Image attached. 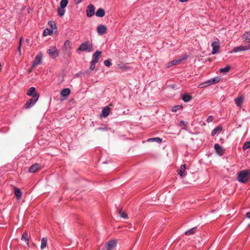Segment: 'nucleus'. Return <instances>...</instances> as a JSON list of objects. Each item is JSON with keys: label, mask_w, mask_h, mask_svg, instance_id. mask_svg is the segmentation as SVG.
I'll return each mask as SVG.
<instances>
[{"label": "nucleus", "mask_w": 250, "mask_h": 250, "mask_svg": "<svg viewBox=\"0 0 250 250\" xmlns=\"http://www.w3.org/2000/svg\"><path fill=\"white\" fill-rule=\"evenodd\" d=\"M93 50L92 43L89 41L85 42L80 44L77 49V51H87L90 52Z\"/></svg>", "instance_id": "1"}, {"label": "nucleus", "mask_w": 250, "mask_h": 250, "mask_svg": "<svg viewBox=\"0 0 250 250\" xmlns=\"http://www.w3.org/2000/svg\"><path fill=\"white\" fill-rule=\"evenodd\" d=\"M250 179V175L245 170H242L238 173L237 180L240 183L245 184Z\"/></svg>", "instance_id": "2"}, {"label": "nucleus", "mask_w": 250, "mask_h": 250, "mask_svg": "<svg viewBox=\"0 0 250 250\" xmlns=\"http://www.w3.org/2000/svg\"><path fill=\"white\" fill-rule=\"evenodd\" d=\"M71 48V47L70 42L69 40H66L65 42L62 46V48L63 53H64V55L65 56H66L67 57L70 56Z\"/></svg>", "instance_id": "3"}, {"label": "nucleus", "mask_w": 250, "mask_h": 250, "mask_svg": "<svg viewBox=\"0 0 250 250\" xmlns=\"http://www.w3.org/2000/svg\"><path fill=\"white\" fill-rule=\"evenodd\" d=\"M38 96H37L36 95H34L33 97H32L27 101L24 104V108L25 109H28L33 106L38 101Z\"/></svg>", "instance_id": "4"}, {"label": "nucleus", "mask_w": 250, "mask_h": 250, "mask_svg": "<svg viewBox=\"0 0 250 250\" xmlns=\"http://www.w3.org/2000/svg\"><path fill=\"white\" fill-rule=\"evenodd\" d=\"M47 52L52 59H55L59 56V52L56 46H51L50 48L47 50Z\"/></svg>", "instance_id": "5"}, {"label": "nucleus", "mask_w": 250, "mask_h": 250, "mask_svg": "<svg viewBox=\"0 0 250 250\" xmlns=\"http://www.w3.org/2000/svg\"><path fill=\"white\" fill-rule=\"evenodd\" d=\"M117 245L116 240H111L106 242L104 245L105 250H113Z\"/></svg>", "instance_id": "6"}, {"label": "nucleus", "mask_w": 250, "mask_h": 250, "mask_svg": "<svg viewBox=\"0 0 250 250\" xmlns=\"http://www.w3.org/2000/svg\"><path fill=\"white\" fill-rule=\"evenodd\" d=\"M211 46L212 47V54H215L218 53L220 47L219 40L217 39L216 41L211 43Z\"/></svg>", "instance_id": "7"}, {"label": "nucleus", "mask_w": 250, "mask_h": 250, "mask_svg": "<svg viewBox=\"0 0 250 250\" xmlns=\"http://www.w3.org/2000/svg\"><path fill=\"white\" fill-rule=\"evenodd\" d=\"M42 56L41 55L38 54L34 60L33 61L32 65L31 66V69L34 68L38 65L40 64L42 62Z\"/></svg>", "instance_id": "8"}, {"label": "nucleus", "mask_w": 250, "mask_h": 250, "mask_svg": "<svg viewBox=\"0 0 250 250\" xmlns=\"http://www.w3.org/2000/svg\"><path fill=\"white\" fill-rule=\"evenodd\" d=\"M214 148L216 153L219 156H222L225 153V149L221 146L219 144H215Z\"/></svg>", "instance_id": "9"}, {"label": "nucleus", "mask_w": 250, "mask_h": 250, "mask_svg": "<svg viewBox=\"0 0 250 250\" xmlns=\"http://www.w3.org/2000/svg\"><path fill=\"white\" fill-rule=\"evenodd\" d=\"M97 31L99 35H103L106 33L107 28L104 25L101 24L98 26Z\"/></svg>", "instance_id": "10"}, {"label": "nucleus", "mask_w": 250, "mask_h": 250, "mask_svg": "<svg viewBox=\"0 0 250 250\" xmlns=\"http://www.w3.org/2000/svg\"><path fill=\"white\" fill-rule=\"evenodd\" d=\"M94 10H95V8H94V6L92 4H89L87 7V9H86L87 16L88 17H91L92 16H93L95 14Z\"/></svg>", "instance_id": "11"}, {"label": "nucleus", "mask_w": 250, "mask_h": 250, "mask_svg": "<svg viewBox=\"0 0 250 250\" xmlns=\"http://www.w3.org/2000/svg\"><path fill=\"white\" fill-rule=\"evenodd\" d=\"M250 46L246 45H240L239 46L235 47L233 48L232 52L234 53L245 51L249 49Z\"/></svg>", "instance_id": "12"}, {"label": "nucleus", "mask_w": 250, "mask_h": 250, "mask_svg": "<svg viewBox=\"0 0 250 250\" xmlns=\"http://www.w3.org/2000/svg\"><path fill=\"white\" fill-rule=\"evenodd\" d=\"M102 52L97 50L92 55V61L97 63L99 59L101 56Z\"/></svg>", "instance_id": "13"}, {"label": "nucleus", "mask_w": 250, "mask_h": 250, "mask_svg": "<svg viewBox=\"0 0 250 250\" xmlns=\"http://www.w3.org/2000/svg\"><path fill=\"white\" fill-rule=\"evenodd\" d=\"M13 190L16 199L17 200H20L21 198L22 194L21 189L16 187H14Z\"/></svg>", "instance_id": "14"}, {"label": "nucleus", "mask_w": 250, "mask_h": 250, "mask_svg": "<svg viewBox=\"0 0 250 250\" xmlns=\"http://www.w3.org/2000/svg\"><path fill=\"white\" fill-rule=\"evenodd\" d=\"M27 95L28 96H31L33 97L34 95H37V96H38V98H39V94H38L36 90V88L34 87H30L27 91Z\"/></svg>", "instance_id": "15"}, {"label": "nucleus", "mask_w": 250, "mask_h": 250, "mask_svg": "<svg viewBox=\"0 0 250 250\" xmlns=\"http://www.w3.org/2000/svg\"><path fill=\"white\" fill-rule=\"evenodd\" d=\"M244 100V96H239L234 99L235 104L238 107H241L242 104L243 103Z\"/></svg>", "instance_id": "16"}, {"label": "nucleus", "mask_w": 250, "mask_h": 250, "mask_svg": "<svg viewBox=\"0 0 250 250\" xmlns=\"http://www.w3.org/2000/svg\"><path fill=\"white\" fill-rule=\"evenodd\" d=\"M186 167L185 164L182 165L181 166L180 169L179 170H178V171H177V172H178V174L180 175V177H183L186 175Z\"/></svg>", "instance_id": "17"}, {"label": "nucleus", "mask_w": 250, "mask_h": 250, "mask_svg": "<svg viewBox=\"0 0 250 250\" xmlns=\"http://www.w3.org/2000/svg\"><path fill=\"white\" fill-rule=\"evenodd\" d=\"M39 168V164L35 163L29 168V172L30 173L35 172Z\"/></svg>", "instance_id": "18"}, {"label": "nucleus", "mask_w": 250, "mask_h": 250, "mask_svg": "<svg viewBox=\"0 0 250 250\" xmlns=\"http://www.w3.org/2000/svg\"><path fill=\"white\" fill-rule=\"evenodd\" d=\"M70 92L71 91L69 88H64L61 91V95L62 97H66L70 94Z\"/></svg>", "instance_id": "19"}, {"label": "nucleus", "mask_w": 250, "mask_h": 250, "mask_svg": "<svg viewBox=\"0 0 250 250\" xmlns=\"http://www.w3.org/2000/svg\"><path fill=\"white\" fill-rule=\"evenodd\" d=\"M110 113V108L108 106L105 107L102 110V115L103 117H106Z\"/></svg>", "instance_id": "20"}, {"label": "nucleus", "mask_w": 250, "mask_h": 250, "mask_svg": "<svg viewBox=\"0 0 250 250\" xmlns=\"http://www.w3.org/2000/svg\"><path fill=\"white\" fill-rule=\"evenodd\" d=\"M192 99V97L188 94H185L182 95V99L185 102H188Z\"/></svg>", "instance_id": "21"}, {"label": "nucleus", "mask_w": 250, "mask_h": 250, "mask_svg": "<svg viewBox=\"0 0 250 250\" xmlns=\"http://www.w3.org/2000/svg\"><path fill=\"white\" fill-rule=\"evenodd\" d=\"M96 15L99 17H103L105 15V11L103 8H99L96 12Z\"/></svg>", "instance_id": "22"}, {"label": "nucleus", "mask_w": 250, "mask_h": 250, "mask_svg": "<svg viewBox=\"0 0 250 250\" xmlns=\"http://www.w3.org/2000/svg\"><path fill=\"white\" fill-rule=\"evenodd\" d=\"M222 130V128L220 126H217L215 127L211 132V136H214L217 133H220Z\"/></svg>", "instance_id": "23"}, {"label": "nucleus", "mask_w": 250, "mask_h": 250, "mask_svg": "<svg viewBox=\"0 0 250 250\" xmlns=\"http://www.w3.org/2000/svg\"><path fill=\"white\" fill-rule=\"evenodd\" d=\"M243 37L245 39V41L247 43H248L249 44V46H250V33L249 32H246V33H244V35H243Z\"/></svg>", "instance_id": "24"}, {"label": "nucleus", "mask_w": 250, "mask_h": 250, "mask_svg": "<svg viewBox=\"0 0 250 250\" xmlns=\"http://www.w3.org/2000/svg\"><path fill=\"white\" fill-rule=\"evenodd\" d=\"M196 227H194L189 230H188L187 231H186L185 232V235H191V234H193L195 232V230L196 229Z\"/></svg>", "instance_id": "25"}, {"label": "nucleus", "mask_w": 250, "mask_h": 250, "mask_svg": "<svg viewBox=\"0 0 250 250\" xmlns=\"http://www.w3.org/2000/svg\"><path fill=\"white\" fill-rule=\"evenodd\" d=\"M47 240L46 238H42L41 241V249H44L47 246Z\"/></svg>", "instance_id": "26"}, {"label": "nucleus", "mask_w": 250, "mask_h": 250, "mask_svg": "<svg viewBox=\"0 0 250 250\" xmlns=\"http://www.w3.org/2000/svg\"><path fill=\"white\" fill-rule=\"evenodd\" d=\"M21 240H24L27 244H28V235L27 232H24L21 236Z\"/></svg>", "instance_id": "27"}, {"label": "nucleus", "mask_w": 250, "mask_h": 250, "mask_svg": "<svg viewBox=\"0 0 250 250\" xmlns=\"http://www.w3.org/2000/svg\"><path fill=\"white\" fill-rule=\"evenodd\" d=\"M118 213L119 215L123 218L126 219L128 218L127 213H126L125 212L122 211V210L121 209H119Z\"/></svg>", "instance_id": "28"}, {"label": "nucleus", "mask_w": 250, "mask_h": 250, "mask_svg": "<svg viewBox=\"0 0 250 250\" xmlns=\"http://www.w3.org/2000/svg\"><path fill=\"white\" fill-rule=\"evenodd\" d=\"M181 60H174V61H171L170 62H169L168 63L167 67H169L170 66H173L176 64H179L181 62Z\"/></svg>", "instance_id": "29"}, {"label": "nucleus", "mask_w": 250, "mask_h": 250, "mask_svg": "<svg viewBox=\"0 0 250 250\" xmlns=\"http://www.w3.org/2000/svg\"><path fill=\"white\" fill-rule=\"evenodd\" d=\"M148 142H156L157 143H160L162 142V139L159 137H155L150 138L147 140Z\"/></svg>", "instance_id": "30"}, {"label": "nucleus", "mask_w": 250, "mask_h": 250, "mask_svg": "<svg viewBox=\"0 0 250 250\" xmlns=\"http://www.w3.org/2000/svg\"><path fill=\"white\" fill-rule=\"evenodd\" d=\"M183 108V105H177L174 106L172 108V111L173 112H177L179 109H182Z\"/></svg>", "instance_id": "31"}, {"label": "nucleus", "mask_w": 250, "mask_h": 250, "mask_svg": "<svg viewBox=\"0 0 250 250\" xmlns=\"http://www.w3.org/2000/svg\"><path fill=\"white\" fill-rule=\"evenodd\" d=\"M57 13L59 16L62 17L64 14L65 10L64 8H62V7L59 8L57 10Z\"/></svg>", "instance_id": "32"}, {"label": "nucleus", "mask_w": 250, "mask_h": 250, "mask_svg": "<svg viewBox=\"0 0 250 250\" xmlns=\"http://www.w3.org/2000/svg\"><path fill=\"white\" fill-rule=\"evenodd\" d=\"M230 69L229 65H227L225 68H222L219 70L220 73H227L228 72Z\"/></svg>", "instance_id": "33"}, {"label": "nucleus", "mask_w": 250, "mask_h": 250, "mask_svg": "<svg viewBox=\"0 0 250 250\" xmlns=\"http://www.w3.org/2000/svg\"><path fill=\"white\" fill-rule=\"evenodd\" d=\"M53 31L52 29L46 28L43 31V35L44 36H46L48 35H51Z\"/></svg>", "instance_id": "34"}, {"label": "nucleus", "mask_w": 250, "mask_h": 250, "mask_svg": "<svg viewBox=\"0 0 250 250\" xmlns=\"http://www.w3.org/2000/svg\"><path fill=\"white\" fill-rule=\"evenodd\" d=\"M68 2V0H62L60 2V7L64 8L67 6Z\"/></svg>", "instance_id": "35"}, {"label": "nucleus", "mask_w": 250, "mask_h": 250, "mask_svg": "<svg viewBox=\"0 0 250 250\" xmlns=\"http://www.w3.org/2000/svg\"><path fill=\"white\" fill-rule=\"evenodd\" d=\"M249 148H250V141L245 142L243 146V149L244 150H246Z\"/></svg>", "instance_id": "36"}, {"label": "nucleus", "mask_w": 250, "mask_h": 250, "mask_svg": "<svg viewBox=\"0 0 250 250\" xmlns=\"http://www.w3.org/2000/svg\"><path fill=\"white\" fill-rule=\"evenodd\" d=\"M211 80L212 83L213 84H215V83H218L220 81V79L218 77H215V78L211 79Z\"/></svg>", "instance_id": "37"}, {"label": "nucleus", "mask_w": 250, "mask_h": 250, "mask_svg": "<svg viewBox=\"0 0 250 250\" xmlns=\"http://www.w3.org/2000/svg\"><path fill=\"white\" fill-rule=\"evenodd\" d=\"M179 125L181 127H183V129H186L187 123L185 122H184V121H183V120L181 121L180 122Z\"/></svg>", "instance_id": "38"}, {"label": "nucleus", "mask_w": 250, "mask_h": 250, "mask_svg": "<svg viewBox=\"0 0 250 250\" xmlns=\"http://www.w3.org/2000/svg\"><path fill=\"white\" fill-rule=\"evenodd\" d=\"M21 44H22V38H21L20 39V41H19V46L18 47V50L20 53V54L21 55Z\"/></svg>", "instance_id": "39"}, {"label": "nucleus", "mask_w": 250, "mask_h": 250, "mask_svg": "<svg viewBox=\"0 0 250 250\" xmlns=\"http://www.w3.org/2000/svg\"><path fill=\"white\" fill-rule=\"evenodd\" d=\"M96 63H97L94 62H92V61H91V62H90V68H89V69H90V70H91V71H92V70H93L95 69V65H96Z\"/></svg>", "instance_id": "40"}, {"label": "nucleus", "mask_w": 250, "mask_h": 250, "mask_svg": "<svg viewBox=\"0 0 250 250\" xmlns=\"http://www.w3.org/2000/svg\"><path fill=\"white\" fill-rule=\"evenodd\" d=\"M48 25L51 27V28H53L54 27H56V23L54 21H50L48 22Z\"/></svg>", "instance_id": "41"}, {"label": "nucleus", "mask_w": 250, "mask_h": 250, "mask_svg": "<svg viewBox=\"0 0 250 250\" xmlns=\"http://www.w3.org/2000/svg\"><path fill=\"white\" fill-rule=\"evenodd\" d=\"M98 129L102 131H107L108 130H110V128H108L106 126H104V127H99Z\"/></svg>", "instance_id": "42"}, {"label": "nucleus", "mask_w": 250, "mask_h": 250, "mask_svg": "<svg viewBox=\"0 0 250 250\" xmlns=\"http://www.w3.org/2000/svg\"><path fill=\"white\" fill-rule=\"evenodd\" d=\"M104 64L106 66H110L111 65L110 61L109 60L104 61Z\"/></svg>", "instance_id": "43"}, {"label": "nucleus", "mask_w": 250, "mask_h": 250, "mask_svg": "<svg viewBox=\"0 0 250 250\" xmlns=\"http://www.w3.org/2000/svg\"><path fill=\"white\" fill-rule=\"evenodd\" d=\"M213 120V116H209L208 117V119L207 120V122L209 123H210V122H212Z\"/></svg>", "instance_id": "44"}, {"label": "nucleus", "mask_w": 250, "mask_h": 250, "mask_svg": "<svg viewBox=\"0 0 250 250\" xmlns=\"http://www.w3.org/2000/svg\"><path fill=\"white\" fill-rule=\"evenodd\" d=\"M205 83L206 84L207 86L212 84V82H211V80L210 79L209 80L206 81Z\"/></svg>", "instance_id": "45"}, {"label": "nucleus", "mask_w": 250, "mask_h": 250, "mask_svg": "<svg viewBox=\"0 0 250 250\" xmlns=\"http://www.w3.org/2000/svg\"><path fill=\"white\" fill-rule=\"evenodd\" d=\"M207 85L205 83V82L204 83H201L199 85V86L198 87L199 88H203V87H207Z\"/></svg>", "instance_id": "46"}, {"label": "nucleus", "mask_w": 250, "mask_h": 250, "mask_svg": "<svg viewBox=\"0 0 250 250\" xmlns=\"http://www.w3.org/2000/svg\"><path fill=\"white\" fill-rule=\"evenodd\" d=\"M83 0H75V4H78L81 2Z\"/></svg>", "instance_id": "47"}, {"label": "nucleus", "mask_w": 250, "mask_h": 250, "mask_svg": "<svg viewBox=\"0 0 250 250\" xmlns=\"http://www.w3.org/2000/svg\"><path fill=\"white\" fill-rule=\"evenodd\" d=\"M246 217L250 219V212H248L246 213Z\"/></svg>", "instance_id": "48"}, {"label": "nucleus", "mask_w": 250, "mask_h": 250, "mask_svg": "<svg viewBox=\"0 0 250 250\" xmlns=\"http://www.w3.org/2000/svg\"><path fill=\"white\" fill-rule=\"evenodd\" d=\"M246 170L248 171L249 175H250V168L249 169H246Z\"/></svg>", "instance_id": "49"}, {"label": "nucleus", "mask_w": 250, "mask_h": 250, "mask_svg": "<svg viewBox=\"0 0 250 250\" xmlns=\"http://www.w3.org/2000/svg\"><path fill=\"white\" fill-rule=\"evenodd\" d=\"M109 105V106H113V104L112 103H110Z\"/></svg>", "instance_id": "50"}, {"label": "nucleus", "mask_w": 250, "mask_h": 250, "mask_svg": "<svg viewBox=\"0 0 250 250\" xmlns=\"http://www.w3.org/2000/svg\"><path fill=\"white\" fill-rule=\"evenodd\" d=\"M249 227H250V224L249 225Z\"/></svg>", "instance_id": "51"}]
</instances>
